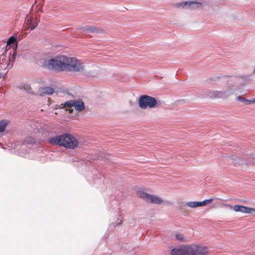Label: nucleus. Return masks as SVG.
<instances>
[{"label": "nucleus", "instance_id": "20e7f679", "mask_svg": "<svg viewBox=\"0 0 255 255\" xmlns=\"http://www.w3.org/2000/svg\"><path fill=\"white\" fill-rule=\"evenodd\" d=\"M159 102L154 98L146 95L140 96L138 99L139 107L143 109L155 108L159 105Z\"/></svg>", "mask_w": 255, "mask_h": 255}, {"label": "nucleus", "instance_id": "a878e982", "mask_svg": "<svg viewBox=\"0 0 255 255\" xmlns=\"http://www.w3.org/2000/svg\"><path fill=\"white\" fill-rule=\"evenodd\" d=\"M4 53H6V51H5L4 52H3L2 53V55H0V60H2V61H3V60L4 59Z\"/></svg>", "mask_w": 255, "mask_h": 255}, {"label": "nucleus", "instance_id": "6e6552de", "mask_svg": "<svg viewBox=\"0 0 255 255\" xmlns=\"http://www.w3.org/2000/svg\"><path fill=\"white\" fill-rule=\"evenodd\" d=\"M81 32H89V33H102V30L96 26H92L90 25H86L84 27H81L79 28Z\"/></svg>", "mask_w": 255, "mask_h": 255}, {"label": "nucleus", "instance_id": "cd10ccee", "mask_svg": "<svg viewBox=\"0 0 255 255\" xmlns=\"http://www.w3.org/2000/svg\"><path fill=\"white\" fill-rule=\"evenodd\" d=\"M0 145H1V143H0Z\"/></svg>", "mask_w": 255, "mask_h": 255}, {"label": "nucleus", "instance_id": "5701e85b", "mask_svg": "<svg viewBox=\"0 0 255 255\" xmlns=\"http://www.w3.org/2000/svg\"><path fill=\"white\" fill-rule=\"evenodd\" d=\"M175 239L176 240L180 242H182L184 241V237L182 235L176 233L175 234Z\"/></svg>", "mask_w": 255, "mask_h": 255}, {"label": "nucleus", "instance_id": "bb28decb", "mask_svg": "<svg viewBox=\"0 0 255 255\" xmlns=\"http://www.w3.org/2000/svg\"><path fill=\"white\" fill-rule=\"evenodd\" d=\"M72 110H69V113H71V111H72Z\"/></svg>", "mask_w": 255, "mask_h": 255}, {"label": "nucleus", "instance_id": "aec40b11", "mask_svg": "<svg viewBox=\"0 0 255 255\" xmlns=\"http://www.w3.org/2000/svg\"><path fill=\"white\" fill-rule=\"evenodd\" d=\"M17 41L16 38L13 36H10L7 41V45L14 44Z\"/></svg>", "mask_w": 255, "mask_h": 255}, {"label": "nucleus", "instance_id": "4468645a", "mask_svg": "<svg viewBox=\"0 0 255 255\" xmlns=\"http://www.w3.org/2000/svg\"><path fill=\"white\" fill-rule=\"evenodd\" d=\"M138 196L140 198H143L146 202L149 203L150 198H151L152 195H150L144 191H140L138 193Z\"/></svg>", "mask_w": 255, "mask_h": 255}, {"label": "nucleus", "instance_id": "f8f14e48", "mask_svg": "<svg viewBox=\"0 0 255 255\" xmlns=\"http://www.w3.org/2000/svg\"><path fill=\"white\" fill-rule=\"evenodd\" d=\"M236 99L237 101L241 102L242 103H244L246 105H249L255 103V99L248 100L241 96H238Z\"/></svg>", "mask_w": 255, "mask_h": 255}, {"label": "nucleus", "instance_id": "1a4fd4ad", "mask_svg": "<svg viewBox=\"0 0 255 255\" xmlns=\"http://www.w3.org/2000/svg\"><path fill=\"white\" fill-rule=\"evenodd\" d=\"M225 158L229 163H232L235 166L242 163V158L239 156L232 155L231 156H227Z\"/></svg>", "mask_w": 255, "mask_h": 255}, {"label": "nucleus", "instance_id": "4be33fe9", "mask_svg": "<svg viewBox=\"0 0 255 255\" xmlns=\"http://www.w3.org/2000/svg\"><path fill=\"white\" fill-rule=\"evenodd\" d=\"M103 178V176L101 174H100L99 175H96L95 177H94V181L95 183H98L99 182L98 180H100V182H101Z\"/></svg>", "mask_w": 255, "mask_h": 255}, {"label": "nucleus", "instance_id": "f257e3e1", "mask_svg": "<svg viewBox=\"0 0 255 255\" xmlns=\"http://www.w3.org/2000/svg\"><path fill=\"white\" fill-rule=\"evenodd\" d=\"M45 66L49 69L61 71L82 72L84 69L80 60L64 55L45 61Z\"/></svg>", "mask_w": 255, "mask_h": 255}, {"label": "nucleus", "instance_id": "9b49d317", "mask_svg": "<svg viewBox=\"0 0 255 255\" xmlns=\"http://www.w3.org/2000/svg\"><path fill=\"white\" fill-rule=\"evenodd\" d=\"M39 92L41 96L45 95H51L54 92V90L50 87H45L39 88Z\"/></svg>", "mask_w": 255, "mask_h": 255}, {"label": "nucleus", "instance_id": "0eeeda50", "mask_svg": "<svg viewBox=\"0 0 255 255\" xmlns=\"http://www.w3.org/2000/svg\"><path fill=\"white\" fill-rule=\"evenodd\" d=\"M231 207L235 211L241 212L242 213L249 214L251 213L253 211L255 212V208L248 207L242 205H235L234 206Z\"/></svg>", "mask_w": 255, "mask_h": 255}, {"label": "nucleus", "instance_id": "7ed1b4c3", "mask_svg": "<svg viewBox=\"0 0 255 255\" xmlns=\"http://www.w3.org/2000/svg\"><path fill=\"white\" fill-rule=\"evenodd\" d=\"M171 255H208L207 248L198 245H188L183 248H174Z\"/></svg>", "mask_w": 255, "mask_h": 255}, {"label": "nucleus", "instance_id": "f03ea898", "mask_svg": "<svg viewBox=\"0 0 255 255\" xmlns=\"http://www.w3.org/2000/svg\"><path fill=\"white\" fill-rule=\"evenodd\" d=\"M48 142L52 145H57L69 149L75 148L79 144L74 136L68 133L53 136L48 139Z\"/></svg>", "mask_w": 255, "mask_h": 255}, {"label": "nucleus", "instance_id": "6ab92c4d", "mask_svg": "<svg viewBox=\"0 0 255 255\" xmlns=\"http://www.w3.org/2000/svg\"><path fill=\"white\" fill-rule=\"evenodd\" d=\"M213 200V198H210V199H205L202 201H199L200 207L206 205L207 204H208V203H210L211 201H212Z\"/></svg>", "mask_w": 255, "mask_h": 255}, {"label": "nucleus", "instance_id": "9d476101", "mask_svg": "<svg viewBox=\"0 0 255 255\" xmlns=\"http://www.w3.org/2000/svg\"><path fill=\"white\" fill-rule=\"evenodd\" d=\"M73 107H74L76 111L81 112L85 109V103L80 99L74 100Z\"/></svg>", "mask_w": 255, "mask_h": 255}, {"label": "nucleus", "instance_id": "393cba45", "mask_svg": "<svg viewBox=\"0 0 255 255\" xmlns=\"http://www.w3.org/2000/svg\"><path fill=\"white\" fill-rule=\"evenodd\" d=\"M12 50L13 51V54H12V59H10V58H9V59L12 61V62H14V61L15 60V58H16V50L14 48H13Z\"/></svg>", "mask_w": 255, "mask_h": 255}, {"label": "nucleus", "instance_id": "b1692460", "mask_svg": "<svg viewBox=\"0 0 255 255\" xmlns=\"http://www.w3.org/2000/svg\"><path fill=\"white\" fill-rule=\"evenodd\" d=\"M38 25V24L35 21H31L30 22V26H29V28H30V29L31 30H33L34 29H35Z\"/></svg>", "mask_w": 255, "mask_h": 255}, {"label": "nucleus", "instance_id": "dca6fc26", "mask_svg": "<svg viewBox=\"0 0 255 255\" xmlns=\"http://www.w3.org/2000/svg\"><path fill=\"white\" fill-rule=\"evenodd\" d=\"M185 206L193 208L200 207L199 201L187 202L183 205L184 207Z\"/></svg>", "mask_w": 255, "mask_h": 255}, {"label": "nucleus", "instance_id": "2eb2a0df", "mask_svg": "<svg viewBox=\"0 0 255 255\" xmlns=\"http://www.w3.org/2000/svg\"><path fill=\"white\" fill-rule=\"evenodd\" d=\"M8 124V122L5 120H2L0 121V135L3 134Z\"/></svg>", "mask_w": 255, "mask_h": 255}, {"label": "nucleus", "instance_id": "f3484780", "mask_svg": "<svg viewBox=\"0 0 255 255\" xmlns=\"http://www.w3.org/2000/svg\"><path fill=\"white\" fill-rule=\"evenodd\" d=\"M21 90L26 91L27 93L31 94L32 93V90L29 85L24 84H23L20 88Z\"/></svg>", "mask_w": 255, "mask_h": 255}, {"label": "nucleus", "instance_id": "412c9836", "mask_svg": "<svg viewBox=\"0 0 255 255\" xmlns=\"http://www.w3.org/2000/svg\"><path fill=\"white\" fill-rule=\"evenodd\" d=\"M74 100H71L65 102L64 106L67 108H71L73 107Z\"/></svg>", "mask_w": 255, "mask_h": 255}, {"label": "nucleus", "instance_id": "39448f33", "mask_svg": "<svg viewBox=\"0 0 255 255\" xmlns=\"http://www.w3.org/2000/svg\"><path fill=\"white\" fill-rule=\"evenodd\" d=\"M175 8H182L185 9L191 8H201L202 7V3L196 0L193 1H185L183 2L177 3L174 4Z\"/></svg>", "mask_w": 255, "mask_h": 255}, {"label": "nucleus", "instance_id": "423d86ee", "mask_svg": "<svg viewBox=\"0 0 255 255\" xmlns=\"http://www.w3.org/2000/svg\"><path fill=\"white\" fill-rule=\"evenodd\" d=\"M211 97L218 98H227L230 95L232 94V91L230 90H226L223 91H214L212 92Z\"/></svg>", "mask_w": 255, "mask_h": 255}, {"label": "nucleus", "instance_id": "a211bd4d", "mask_svg": "<svg viewBox=\"0 0 255 255\" xmlns=\"http://www.w3.org/2000/svg\"><path fill=\"white\" fill-rule=\"evenodd\" d=\"M122 220L120 216H119L116 221L113 222L111 224L110 228L111 229V230H112L113 228H115L118 225H120L122 224Z\"/></svg>", "mask_w": 255, "mask_h": 255}, {"label": "nucleus", "instance_id": "ddd939ff", "mask_svg": "<svg viewBox=\"0 0 255 255\" xmlns=\"http://www.w3.org/2000/svg\"><path fill=\"white\" fill-rule=\"evenodd\" d=\"M150 203H154L156 204H160L163 203L162 200L156 195L151 196L149 201Z\"/></svg>", "mask_w": 255, "mask_h": 255}]
</instances>
